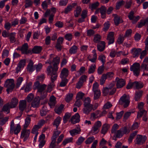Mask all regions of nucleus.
Instances as JSON below:
<instances>
[{"label": "nucleus", "instance_id": "14", "mask_svg": "<svg viewBox=\"0 0 148 148\" xmlns=\"http://www.w3.org/2000/svg\"><path fill=\"white\" fill-rule=\"evenodd\" d=\"M27 106L26 101L25 100H20L19 102V109L21 114L25 109Z\"/></svg>", "mask_w": 148, "mask_h": 148}, {"label": "nucleus", "instance_id": "38", "mask_svg": "<svg viewBox=\"0 0 148 148\" xmlns=\"http://www.w3.org/2000/svg\"><path fill=\"white\" fill-rule=\"evenodd\" d=\"M148 24V17L145 20L143 21H141L139 23L138 25V28H140L145 25Z\"/></svg>", "mask_w": 148, "mask_h": 148}, {"label": "nucleus", "instance_id": "25", "mask_svg": "<svg viewBox=\"0 0 148 148\" xmlns=\"http://www.w3.org/2000/svg\"><path fill=\"white\" fill-rule=\"evenodd\" d=\"M56 98L53 95L50 97L48 104L51 108L53 107L56 103Z\"/></svg>", "mask_w": 148, "mask_h": 148}, {"label": "nucleus", "instance_id": "16", "mask_svg": "<svg viewBox=\"0 0 148 148\" xmlns=\"http://www.w3.org/2000/svg\"><path fill=\"white\" fill-rule=\"evenodd\" d=\"M80 116L78 113H77L73 116L71 119V122L72 123L75 124L79 122L80 121Z\"/></svg>", "mask_w": 148, "mask_h": 148}, {"label": "nucleus", "instance_id": "30", "mask_svg": "<svg viewBox=\"0 0 148 148\" xmlns=\"http://www.w3.org/2000/svg\"><path fill=\"white\" fill-rule=\"evenodd\" d=\"M143 92L142 90H140L136 92H135L134 99L136 101H138L142 95Z\"/></svg>", "mask_w": 148, "mask_h": 148}, {"label": "nucleus", "instance_id": "19", "mask_svg": "<svg viewBox=\"0 0 148 148\" xmlns=\"http://www.w3.org/2000/svg\"><path fill=\"white\" fill-rule=\"evenodd\" d=\"M40 98L39 96L36 97L32 103V106L35 108L38 107L40 103Z\"/></svg>", "mask_w": 148, "mask_h": 148}, {"label": "nucleus", "instance_id": "22", "mask_svg": "<svg viewBox=\"0 0 148 148\" xmlns=\"http://www.w3.org/2000/svg\"><path fill=\"white\" fill-rule=\"evenodd\" d=\"M33 65L34 62L30 60L26 68L27 71L29 73H32L35 70Z\"/></svg>", "mask_w": 148, "mask_h": 148}, {"label": "nucleus", "instance_id": "10", "mask_svg": "<svg viewBox=\"0 0 148 148\" xmlns=\"http://www.w3.org/2000/svg\"><path fill=\"white\" fill-rule=\"evenodd\" d=\"M30 130H26L25 129H23L21 132V137L23 138L24 141H26L29 137Z\"/></svg>", "mask_w": 148, "mask_h": 148}, {"label": "nucleus", "instance_id": "12", "mask_svg": "<svg viewBox=\"0 0 148 148\" xmlns=\"http://www.w3.org/2000/svg\"><path fill=\"white\" fill-rule=\"evenodd\" d=\"M116 86L117 88H120L123 87L125 84V80L122 78H119L116 77L115 79Z\"/></svg>", "mask_w": 148, "mask_h": 148}, {"label": "nucleus", "instance_id": "9", "mask_svg": "<svg viewBox=\"0 0 148 148\" xmlns=\"http://www.w3.org/2000/svg\"><path fill=\"white\" fill-rule=\"evenodd\" d=\"M129 132L126 127H124L117 131L115 134L117 138H120L124 134H128Z\"/></svg>", "mask_w": 148, "mask_h": 148}, {"label": "nucleus", "instance_id": "21", "mask_svg": "<svg viewBox=\"0 0 148 148\" xmlns=\"http://www.w3.org/2000/svg\"><path fill=\"white\" fill-rule=\"evenodd\" d=\"M68 74V70L66 68H64L61 71L60 77L61 78L66 79Z\"/></svg>", "mask_w": 148, "mask_h": 148}, {"label": "nucleus", "instance_id": "61", "mask_svg": "<svg viewBox=\"0 0 148 148\" xmlns=\"http://www.w3.org/2000/svg\"><path fill=\"white\" fill-rule=\"evenodd\" d=\"M73 96V94L72 93H69L66 96L65 98L66 101L67 102H69L71 100Z\"/></svg>", "mask_w": 148, "mask_h": 148}, {"label": "nucleus", "instance_id": "28", "mask_svg": "<svg viewBox=\"0 0 148 148\" xmlns=\"http://www.w3.org/2000/svg\"><path fill=\"white\" fill-rule=\"evenodd\" d=\"M80 131L81 130L79 128H77L71 130L69 131V132L70 134L72 136H74L77 134H80Z\"/></svg>", "mask_w": 148, "mask_h": 148}, {"label": "nucleus", "instance_id": "1", "mask_svg": "<svg viewBox=\"0 0 148 148\" xmlns=\"http://www.w3.org/2000/svg\"><path fill=\"white\" fill-rule=\"evenodd\" d=\"M58 68V67L53 66V68L51 66H49L47 69L46 72L48 75L50 76L52 82H54L57 79V71Z\"/></svg>", "mask_w": 148, "mask_h": 148}, {"label": "nucleus", "instance_id": "34", "mask_svg": "<svg viewBox=\"0 0 148 148\" xmlns=\"http://www.w3.org/2000/svg\"><path fill=\"white\" fill-rule=\"evenodd\" d=\"M42 49V47L40 46H36L32 49V52L35 53H38Z\"/></svg>", "mask_w": 148, "mask_h": 148}, {"label": "nucleus", "instance_id": "60", "mask_svg": "<svg viewBox=\"0 0 148 148\" xmlns=\"http://www.w3.org/2000/svg\"><path fill=\"white\" fill-rule=\"evenodd\" d=\"M23 81V78L22 77H19L17 79L16 83V86L17 87H19Z\"/></svg>", "mask_w": 148, "mask_h": 148}, {"label": "nucleus", "instance_id": "58", "mask_svg": "<svg viewBox=\"0 0 148 148\" xmlns=\"http://www.w3.org/2000/svg\"><path fill=\"white\" fill-rule=\"evenodd\" d=\"M147 111L146 110H143L142 111H140L138 112L137 118L135 120H136L137 119H138L140 118L143 114H146Z\"/></svg>", "mask_w": 148, "mask_h": 148}, {"label": "nucleus", "instance_id": "2", "mask_svg": "<svg viewBox=\"0 0 148 148\" xmlns=\"http://www.w3.org/2000/svg\"><path fill=\"white\" fill-rule=\"evenodd\" d=\"M14 81L13 79H7L5 82L4 86L7 88L6 91L8 93L11 92L15 86Z\"/></svg>", "mask_w": 148, "mask_h": 148}, {"label": "nucleus", "instance_id": "36", "mask_svg": "<svg viewBox=\"0 0 148 148\" xmlns=\"http://www.w3.org/2000/svg\"><path fill=\"white\" fill-rule=\"evenodd\" d=\"M91 100L89 97L85 98L84 101V106H93L92 104L90 103Z\"/></svg>", "mask_w": 148, "mask_h": 148}, {"label": "nucleus", "instance_id": "11", "mask_svg": "<svg viewBox=\"0 0 148 148\" xmlns=\"http://www.w3.org/2000/svg\"><path fill=\"white\" fill-rule=\"evenodd\" d=\"M146 140V137L145 136L138 135L136 139L135 143L138 145H141L144 143Z\"/></svg>", "mask_w": 148, "mask_h": 148}, {"label": "nucleus", "instance_id": "55", "mask_svg": "<svg viewBox=\"0 0 148 148\" xmlns=\"http://www.w3.org/2000/svg\"><path fill=\"white\" fill-rule=\"evenodd\" d=\"M119 126L117 124H114L112 127L111 133H112L115 134L116 132V130L118 129Z\"/></svg>", "mask_w": 148, "mask_h": 148}, {"label": "nucleus", "instance_id": "17", "mask_svg": "<svg viewBox=\"0 0 148 148\" xmlns=\"http://www.w3.org/2000/svg\"><path fill=\"white\" fill-rule=\"evenodd\" d=\"M114 32H110L108 34L107 39L108 41V45H110L113 43L114 42Z\"/></svg>", "mask_w": 148, "mask_h": 148}, {"label": "nucleus", "instance_id": "48", "mask_svg": "<svg viewBox=\"0 0 148 148\" xmlns=\"http://www.w3.org/2000/svg\"><path fill=\"white\" fill-rule=\"evenodd\" d=\"M93 92H94V99H97L99 98L101 94L100 90H98Z\"/></svg>", "mask_w": 148, "mask_h": 148}, {"label": "nucleus", "instance_id": "44", "mask_svg": "<svg viewBox=\"0 0 148 148\" xmlns=\"http://www.w3.org/2000/svg\"><path fill=\"white\" fill-rule=\"evenodd\" d=\"M39 128V127L36 125H34L32 129L31 133L33 134H38L39 133L38 131Z\"/></svg>", "mask_w": 148, "mask_h": 148}, {"label": "nucleus", "instance_id": "37", "mask_svg": "<svg viewBox=\"0 0 148 148\" xmlns=\"http://www.w3.org/2000/svg\"><path fill=\"white\" fill-rule=\"evenodd\" d=\"M92 52L93 53V58H92L89 59L88 57V60L92 62H95L97 59V55L96 52V50L95 49L93 50Z\"/></svg>", "mask_w": 148, "mask_h": 148}, {"label": "nucleus", "instance_id": "63", "mask_svg": "<svg viewBox=\"0 0 148 148\" xmlns=\"http://www.w3.org/2000/svg\"><path fill=\"white\" fill-rule=\"evenodd\" d=\"M34 95L32 93L29 94L27 95V102H31L34 99Z\"/></svg>", "mask_w": 148, "mask_h": 148}, {"label": "nucleus", "instance_id": "46", "mask_svg": "<svg viewBox=\"0 0 148 148\" xmlns=\"http://www.w3.org/2000/svg\"><path fill=\"white\" fill-rule=\"evenodd\" d=\"M61 82L60 84V86L61 87H64L67 84L68 80L67 79L61 78Z\"/></svg>", "mask_w": 148, "mask_h": 148}, {"label": "nucleus", "instance_id": "23", "mask_svg": "<svg viewBox=\"0 0 148 148\" xmlns=\"http://www.w3.org/2000/svg\"><path fill=\"white\" fill-rule=\"evenodd\" d=\"M18 100L15 97L12 98L10 104V108H15L18 104Z\"/></svg>", "mask_w": 148, "mask_h": 148}, {"label": "nucleus", "instance_id": "51", "mask_svg": "<svg viewBox=\"0 0 148 148\" xmlns=\"http://www.w3.org/2000/svg\"><path fill=\"white\" fill-rule=\"evenodd\" d=\"M64 107V106L63 105H61L59 107L55 109V112L57 114H60L62 112Z\"/></svg>", "mask_w": 148, "mask_h": 148}, {"label": "nucleus", "instance_id": "49", "mask_svg": "<svg viewBox=\"0 0 148 148\" xmlns=\"http://www.w3.org/2000/svg\"><path fill=\"white\" fill-rule=\"evenodd\" d=\"M82 11V8L78 6L77 8L76 9L75 11L74 15L75 17H77L80 14Z\"/></svg>", "mask_w": 148, "mask_h": 148}, {"label": "nucleus", "instance_id": "18", "mask_svg": "<svg viewBox=\"0 0 148 148\" xmlns=\"http://www.w3.org/2000/svg\"><path fill=\"white\" fill-rule=\"evenodd\" d=\"M97 45V50L100 52H102L104 50L105 48V42L103 41H101Z\"/></svg>", "mask_w": 148, "mask_h": 148}, {"label": "nucleus", "instance_id": "35", "mask_svg": "<svg viewBox=\"0 0 148 148\" xmlns=\"http://www.w3.org/2000/svg\"><path fill=\"white\" fill-rule=\"evenodd\" d=\"M109 128V125L107 124H104L102 126V128L101 130L102 134H105L107 132Z\"/></svg>", "mask_w": 148, "mask_h": 148}, {"label": "nucleus", "instance_id": "62", "mask_svg": "<svg viewBox=\"0 0 148 148\" xmlns=\"http://www.w3.org/2000/svg\"><path fill=\"white\" fill-rule=\"evenodd\" d=\"M95 139L93 136L90 137L88 138L85 141L86 144H90Z\"/></svg>", "mask_w": 148, "mask_h": 148}, {"label": "nucleus", "instance_id": "4", "mask_svg": "<svg viewBox=\"0 0 148 148\" xmlns=\"http://www.w3.org/2000/svg\"><path fill=\"white\" fill-rule=\"evenodd\" d=\"M144 84L142 82L135 81L133 82H129L126 86V88L127 89L132 88L135 89H139L142 88Z\"/></svg>", "mask_w": 148, "mask_h": 148}, {"label": "nucleus", "instance_id": "29", "mask_svg": "<svg viewBox=\"0 0 148 148\" xmlns=\"http://www.w3.org/2000/svg\"><path fill=\"white\" fill-rule=\"evenodd\" d=\"M77 4L76 3H73L71 5H68L65 9L64 13L67 14L68 12L71 11L73 8L76 6Z\"/></svg>", "mask_w": 148, "mask_h": 148}, {"label": "nucleus", "instance_id": "53", "mask_svg": "<svg viewBox=\"0 0 148 148\" xmlns=\"http://www.w3.org/2000/svg\"><path fill=\"white\" fill-rule=\"evenodd\" d=\"M73 37V35L71 33L66 34L64 36L65 39L69 41H71L72 40Z\"/></svg>", "mask_w": 148, "mask_h": 148}, {"label": "nucleus", "instance_id": "47", "mask_svg": "<svg viewBox=\"0 0 148 148\" xmlns=\"http://www.w3.org/2000/svg\"><path fill=\"white\" fill-rule=\"evenodd\" d=\"M104 75H105L106 78L110 79L113 77L114 74L113 72H108L106 74H104Z\"/></svg>", "mask_w": 148, "mask_h": 148}, {"label": "nucleus", "instance_id": "59", "mask_svg": "<svg viewBox=\"0 0 148 148\" xmlns=\"http://www.w3.org/2000/svg\"><path fill=\"white\" fill-rule=\"evenodd\" d=\"M47 112V110L46 107L45 106H43L42 109L40 111V114L41 116H45Z\"/></svg>", "mask_w": 148, "mask_h": 148}, {"label": "nucleus", "instance_id": "24", "mask_svg": "<svg viewBox=\"0 0 148 148\" xmlns=\"http://www.w3.org/2000/svg\"><path fill=\"white\" fill-rule=\"evenodd\" d=\"M113 15L114 17V21L116 25H118L119 23H121L123 22L122 19L120 16L116 14H113Z\"/></svg>", "mask_w": 148, "mask_h": 148}, {"label": "nucleus", "instance_id": "57", "mask_svg": "<svg viewBox=\"0 0 148 148\" xmlns=\"http://www.w3.org/2000/svg\"><path fill=\"white\" fill-rule=\"evenodd\" d=\"M73 140V138L72 137L67 138L65 139L62 142V144L64 145H66L67 143L72 142Z\"/></svg>", "mask_w": 148, "mask_h": 148}, {"label": "nucleus", "instance_id": "13", "mask_svg": "<svg viewBox=\"0 0 148 148\" xmlns=\"http://www.w3.org/2000/svg\"><path fill=\"white\" fill-rule=\"evenodd\" d=\"M97 106L95 107V108H93V106H84V108L82 109L83 112L86 114H88L90 113L93 110H95L97 108Z\"/></svg>", "mask_w": 148, "mask_h": 148}, {"label": "nucleus", "instance_id": "3", "mask_svg": "<svg viewBox=\"0 0 148 148\" xmlns=\"http://www.w3.org/2000/svg\"><path fill=\"white\" fill-rule=\"evenodd\" d=\"M21 129V127L19 124H17L15 126L14 120L12 121L10 123V131L11 134L14 133L15 134H17Z\"/></svg>", "mask_w": 148, "mask_h": 148}, {"label": "nucleus", "instance_id": "40", "mask_svg": "<svg viewBox=\"0 0 148 148\" xmlns=\"http://www.w3.org/2000/svg\"><path fill=\"white\" fill-rule=\"evenodd\" d=\"M61 120L62 119L60 117H57V118L54 120L53 122V125H55L56 126V128H57L59 125Z\"/></svg>", "mask_w": 148, "mask_h": 148}, {"label": "nucleus", "instance_id": "32", "mask_svg": "<svg viewBox=\"0 0 148 148\" xmlns=\"http://www.w3.org/2000/svg\"><path fill=\"white\" fill-rule=\"evenodd\" d=\"M78 50L77 46L74 45L72 46L69 49V51L71 54H74L77 53Z\"/></svg>", "mask_w": 148, "mask_h": 148}, {"label": "nucleus", "instance_id": "27", "mask_svg": "<svg viewBox=\"0 0 148 148\" xmlns=\"http://www.w3.org/2000/svg\"><path fill=\"white\" fill-rule=\"evenodd\" d=\"M114 84L113 83L111 84H110V86L108 88L106 87L104 88L103 92L104 95H106L108 94H109V92L110 90L114 86Z\"/></svg>", "mask_w": 148, "mask_h": 148}, {"label": "nucleus", "instance_id": "56", "mask_svg": "<svg viewBox=\"0 0 148 148\" xmlns=\"http://www.w3.org/2000/svg\"><path fill=\"white\" fill-rule=\"evenodd\" d=\"M9 37L10 41L11 43H14L15 41V34L14 33H11Z\"/></svg>", "mask_w": 148, "mask_h": 148}, {"label": "nucleus", "instance_id": "7", "mask_svg": "<svg viewBox=\"0 0 148 148\" xmlns=\"http://www.w3.org/2000/svg\"><path fill=\"white\" fill-rule=\"evenodd\" d=\"M130 69L133 72L134 75L138 76L140 72V65L138 63H135L131 66Z\"/></svg>", "mask_w": 148, "mask_h": 148}, {"label": "nucleus", "instance_id": "64", "mask_svg": "<svg viewBox=\"0 0 148 148\" xmlns=\"http://www.w3.org/2000/svg\"><path fill=\"white\" fill-rule=\"evenodd\" d=\"M95 34V31L92 29H88L87 31V35L88 36H93Z\"/></svg>", "mask_w": 148, "mask_h": 148}, {"label": "nucleus", "instance_id": "39", "mask_svg": "<svg viewBox=\"0 0 148 148\" xmlns=\"http://www.w3.org/2000/svg\"><path fill=\"white\" fill-rule=\"evenodd\" d=\"M101 39V36L99 34H97L94 36L93 41L95 43L99 42Z\"/></svg>", "mask_w": 148, "mask_h": 148}, {"label": "nucleus", "instance_id": "26", "mask_svg": "<svg viewBox=\"0 0 148 148\" xmlns=\"http://www.w3.org/2000/svg\"><path fill=\"white\" fill-rule=\"evenodd\" d=\"M28 45L27 43H25L20 48L17 49L21 51L22 53H23L27 54L28 53Z\"/></svg>", "mask_w": 148, "mask_h": 148}, {"label": "nucleus", "instance_id": "54", "mask_svg": "<svg viewBox=\"0 0 148 148\" xmlns=\"http://www.w3.org/2000/svg\"><path fill=\"white\" fill-rule=\"evenodd\" d=\"M99 131V129L93 126L92 127L90 132L92 135H94L97 134Z\"/></svg>", "mask_w": 148, "mask_h": 148}, {"label": "nucleus", "instance_id": "43", "mask_svg": "<svg viewBox=\"0 0 148 148\" xmlns=\"http://www.w3.org/2000/svg\"><path fill=\"white\" fill-rule=\"evenodd\" d=\"M96 68V65L95 64H93L89 66L88 69V73L91 74L93 73L95 71Z\"/></svg>", "mask_w": 148, "mask_h": 148}, {"label": "nucleus", "instance_id": "20", "mask_svg": "<svg viewBox=\"0 0 148 148\" xmlns=\"http://www.w3.org/2000/svg\"><path fill=\"white\" fill-rule=\"evenodd\" d=\"M100 117H101L100 114V111L99 110H97L95 112L92 113L90 114V118L92 120Z\"/></svg>", "mask_w": 148, "mask_h": 148}, {"label": "nucleus", "instance_id": "50", "mask_svg": "<svg viewBox=\"0 0 148 148\" xmlns=\"http://www.w3.org/2000/svg\"><path fill=\"white\" fill-rule=\"evenodd\" d=\"M31 121V119L29 117H27L25 119V123L24 125V127L26 129L30 123Z\"/></svg>", "mask_w": 148, "mask_h": 148}, {"label": "nucleus", "instance_id": "33", "mask_svg": "<svg viewBox=\"0 0 148 148\" xmlns=\"http://www.w3.org/2000/svg\"><path fill=\"white\" fill-rule=\"evenodd\" d=\"M60 62V58L58 56L54 58L52 62L53 63V66L55 67H58V66Z\"/></svg>", "mask_w": 148, "mask_h": 148}, {"label": "nucleus", "instance_id": "42", "mask_svg": "<svg viewBox=\"0 0 148 148\" xmlns=\"http://www.w3.org/2000/svg\"><path fill=\"white\" fill-rule=\"evenodd\" d=\"M50 0H46L43 1L41 4L42 8L46 9L48 7V5L50 3Z\"/></svg>", "mask_w": 148, "mask_h": 148}, {"label": "nucleus", "instance_id": "31", "mask_svg": "<svg viewBox=\"0 0 148 148\" xmlns=\"http://www.w3.org/2000/svg\"><path fill=\"white\" fill-rule=\"evenodd\" d=\"M10 108H10V103H8L4 105L2 109V110L3 112H6L7 113H8L10 112Z\"/></svg>", "mask_w": 148, "mask_h": 148}, {"label": "nucleus", "instance_id": "45", "mask_svg": "<svg viewBox=\"0 0 148 148\" xmlns=\"http://www.w3.org/2000/svg\"><path fill=\"white\" fill-rule=\"evenodd\" d=\"M106 58L105 56L103 54H101L98 57V59L101 61L102 64H104L106 62Z\"/></svg>", "mask_w": 148, "mask_h": 148}, {"label": "nucleus", "instance_id": "41", "mask_svg": "<svg viewBox=\"0 0 148 148\" xmlns=\"http://www.w3.org/2000/svg\"><path fill=\"white\" fill-rule=\"evenodd\" d=\"M71 115V113L69 112H67L65 114L63 119V122L64 123L67 122Z\"/></svg>", "mask_w": 148, "mask_h": 148}, {"label": "nucleus", "instance_id": "8", "mask_svg": "<svg viewBox=\"0 0 148 148\" xmlns=\"http://www.w3.org/2000/svg\"><path fill=\"white\" fill-rule=\"evenodd\" d=\"M47 87V86L45 84L41 85L38 88L37 93L38 94L39 93L40 94L41 98L44 99L47 96V92L45 90Z\"/></svg>", "mask_w": 148, "mask_h": 148}, {"label": "nucleus", "instance_id": "6", "mask_svg": "<svg viewBox=\"0 0 148 148\" xmlns=\"http://www.w3.org/2000/svg\"><path fill=\"white\" fill-rule=\"evenodd\" d=\"M61 133L60 131L57 130L55 131L51 138V142L50 145V148H58L56 145V138Z\"/></svg>", "mask_w": 148, "mask_h": 148}, {"label": "nucleus", "instance_id": "52", "mask_svg": "<svg viewBox=\"0 0 148 148\" xmlns=\"http://www.w3.org/2000/svg\"><path fill=\"white\" fill-rule=\"evenodd\" d=\"M124 36L123 35H120L118 38L117 41L119 44L123 43L124 40Z\"/></svg>", "mask_w": 148, "mask_h": 148}, {"label": "nucleus", "instance_id": "15", "mask_svg": "<svg viewBox=\"0 0 148 148\" xmlns=\"http://www.w3.org/2000/svg\"><path fill=\"white\" fill-rule=\"evenodd\" d=\"M142 51L140 48H133L131 50V53L133 56V57H138L140 53Z\"/></svg>", "mask_w": 148, "mask_h": 148}, {"label": "nucleus", "instance_id": "5", "mask_svg": "<svg viewBox=\"0 0 148 148\" xmlns=\"http://www.w3.org/2000/svg\"><path fill=\"white\" fill-rule=\"evenodd\" d=\"M130 98L129 96L124 94L120 98L119 103L120 104L123 105L124 108L127 107L130 103Z\"/></svg>", "mask_w": 148, "mask_h": 148}]
</instances>
